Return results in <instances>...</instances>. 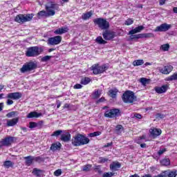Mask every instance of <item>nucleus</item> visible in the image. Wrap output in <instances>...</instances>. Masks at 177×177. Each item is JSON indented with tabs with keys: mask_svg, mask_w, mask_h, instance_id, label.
<instances>
[{
	"mask_svg": "<svg viewBox=\"0 0 177 177\" xmlns=\"http://www.w3.org/2000/svg\"><path fill=\"white\" fill-rule=\"evenodd\" d=\"M107 161H109V158H101L100 162L104 163V162H107Z\"/></svg>",
	"mask_w": 177,
	"mask_h": 177,
	"instance_id": "obj_58",
	"label": "nucleus"
},
{
	"mask_svg": "<svg viewBox=\"0 0 177 177\" xmlns=\"http://www.w3.org/2000/svg\"><path fill=\"white\" fill-rule=\"evenodd\" d=\"M172 70H174V66H172V65H167L164 66L163 68H159L160 73L165 75L169 74Z\"/></svg>",
	"mask_w": 177,
	"mask_h": 177,
	"instance_id": "obj_11",
	"label": "nucleus"
},
{
	"mask_svg": "<svg viewBox=\"0 0 177 177\" xmlns=\"http://www.w3.org/2000/svg\"><path fill=\"white\" fill-rule=\"evenodd\" d=\"M121 129H122V125L118 124L116 126L115 132H116V133H118V135H120V133H121V132H120V131H121Z\"/></svg>",
	"mask_w": 177,
	"mask_h": 177,
	"instance_id": "obj_44",
	"label": "nucleus"
},
{
	"mask_svg": "<svg viewBox=\"0 0 177 177\" xmlns=\"http://www.w3.org/2000/svg\"><path fill=\"white\" fill-rule=\"evenodd\" d=\"M145 38H154L153 33H144Z\"/></svg>",
	"mask_w": 177,
	"mask_h": 177,
	"instance_id": "obj_47",
	"label": "nucleus"
},
{
	"mask_svg": "<svg viewBox=\"0 0 177 177\" xmlns=\"http://www.w3.org/2000/svg\"><path fill=\"white\" fill-rule=\"evenodd\" d=\"M133 39H139L138 35H134V34L131 35V36H130V40H131V41H133Z\"/></svg>",
	"mask_w": 177,
	"mask_h": 177,
	"instance_id": "obj_54",
	"label": "nucleus"
},
{
	"mask_svg": "<svg viewBox=\"0 0 177 177\" xmlns=\"http://www.w3.org/2000/svg\"><path fill=\"white\" fill-rule=\"evenodd\" d=\"M132 118H137L138 120H142V115L140 113H135Z\"/></svg>",
	"mask_w": 177,
	"mask_h": 177,
	"instance_id": "obj_50",
	"label": "nucleus"
},
{
	"mask_svg": "<svg viewBox=\"0 0 177 177\" xmlns=\"http://www.w3.org/2000/svg\"><path fill=\"white\" fill-rule=\"evenodd\" d=\"M140 81L141 82V84H142L143 85H146V84H147V79L145 78V77H142L140 79Z\"/></svg>",
	"mask_w": 177,
	"mask_h": 177,
	"instance_id": "obj_53",
	"label": "nucleus"
},
{
	"mask_svg": "<svg viewBox=\"0 0 177 177\" xmlns=\"http://www.w3.org/2000/svg\"><path fill=\"white\" fill-rule=\"evenodd\" d=\"M7 97L13 100H19V99L21 98V93H10L8 94Z\"/></svg>",
	"mask_w": 177,
	"mask_h": 177,
	"instance_id": "obj_12",
	"label": "nucleus"
},
{
	"mask_svg": "<svg viewBox=\"0 0 177 177\" xmlns=\"http://www.w3.org/2000/svg\"><path fill=\"white\" fill-rule=\"evenodd\" d=\"M50 6H46L45 10L39 11L37 15V19H43L44 17H48V16H55L56 11L59 10V4L53 2H49Z\"/></svg>",
	"mask_w": 177,
	"mask_h": 177,
	"instance_id": "obj_1",
	"label": "nucleus"
},
{
	"mask_svg": "<svg viewBox=\"0 0 177 177\" xmlns=\"http://www.w3.org/2000/svg\"><path fill=\"white\" fill-rule=\"evenodd\" d=\"M19 122V118H13L7 121V127H15Z\"/></svg>",
	"mask_w": 177,
	"mask_h": 177,
	"instance_id": "obj_22",
	"label": "nucleus"
},
{
	"mask_svg": "<svg viewBox=\"0 0 177 177\" xmlns=\"http://www.w3.org/2000/svg\"><path fill=\"white\" fill-rule=\"evenodd\" d=\"M100 135H102L100 131H95L88 134L90 138H95V136H99Z\"/></svg>",
	"mask_w": 177,
	"mask_h": 177,
	"instance_id": "obj_39",
	"label": "nucleus"
},
{
	"mask_svg": "<svg viewBox=\"0 0 177 177\" xmlns=\"http://www.w3.org/2000/svg\"><path fill=\"white\" fill-rule=\"evenodd\" d=\"M121 168V163L118 162H113L112 164L110 165L111 171H118Z\"/></svg>",
	"mask_w": 177,
	"mask_h": 177,
	"instance_id": "obj_17",
	"label": "nucleus"
},
{
	"mask_svg": "<svg viewBox=\"0 0 177 177\" xmlns=\"http://www.w3.org/2000/svg\"><path fill=\"white\" fill-rule=\"evenodd\" d=\"M122 99L124 103H133L136 100V96H135L133 91H127L123 93Z\"/></svg>",
	"mask_w": 177,
	"mask_h": 177,
	"instance_id": "obj_5",
	"label": "nucleus"
},
{
	"mask_svg": "<svg viewBox=\"0 0 177 177\" xmlns=\"http://www.w3.org/2000/svg\"><path fill=\"white\" fill-rule=\"evenodd\" d=\"M42 52L44 50L38 46L29 47L26 50V56L27 57H36V56H39Z\"/></svg>",
	"mask_w": 177,
	"mask_h": 177,
	"instance_id": "obj_3",
	"label": "nucleus"
},
{
	"mask_svg": "<svg viewBox=\"0 0 177 177\" xmlns=\"http://www.w3.org/2000/svg\"><path fill=\"white\" fill-rule=\"evenodd\" d=\"M109 93L111 97L114 98L117 95V91L111 89L109 91Z\"/></svg>",
	"mask_w": 177,
	"mask_h": 177,
	"instance_id": "obj_37",
	"label": "nucleus"
},
{
	"mask_svg": "<svg viewBox=\"0 0 177 177\" xmlns=\"http://www.w3.org/2000/svg\"><path fill=\"white\" fill-rule=\"evenodd\" d=\"M149 132L153 138H157V136H160L162 133L160 129H150Z\"/></svg>",
	"mask_w": 177,
	"mask_h": 177,
	"instance_id": "obj_16",
	"label": "nucleus"
},
{
	"mask_svg": "<svg viewBox=\"0 0 177 177\" xmlns=\"http://www.w3.org/2000/svg\"><path fill=\"white\" fill-rule=\"evenodd\" d=\"M165 2H167V0H160L159 5H160V6H162V5L165 4Z\"/></svg>",
	"mask_w": 177,
	"mask_h": 177,
	"instance_id": "obj_59",
	"label": "nucleus"
},
{
	"mask_svg": "<svg viewBox=\"0 0 177 177\" xmlns=\"http://www.w3.org/2000/svg\"><path fill=\"white\" fill-rule=\"evenodd\" d=\"M93 23H107V21L103 18H97L93 20Z\"/></svg>",
	"mask_w": 177,
	"mask_h": 177,
	"instance_id": "obj_38",
	"label": "nucleus"
},
{
	"mask_svg": "<svg viewBox=\"0 0 177 177\" xmlns=\"http://www.w3.org/2000/svg\"><path fill=\"white\" fill-rule=\"evenodd\" d=\"M102 37L106 41H111L115 37V32L111 30H105L102 33Z\"/></svg>",
	"mask_w": 177,
	"mask_h": 177,
	"instance_id": "obj_9",
	"label": "nucleus"
},
{
	"mask_svg": "<svg viewBox=\"0 0 177 177\" xmlns=\"http://www.w3.org/2000/svg\"><path fill=\"white\" fill-rule=\"evenodd\" d=\"M62 42V36H55L53 37H50L48 39V45H59Z\"/></svg>",
	"mask_w": 177,
	"mask_h": 177,
	"instance_id": "obj_8",
	"label": "nucleus"
},
{
	"mask_svg": "<svg viewBox=\"0 0 177 177\" xmlns=\"http://www.w3.org/2000/svg\"><path fill=\"white\" fill-rule=\"evenodd\" d=\"M91 168H92V165H84L83 167V171H84L85 172H88L89 171H91Z\"/></svg>",
	"mask_w": 177,
	"mask_h": 177,
	"instance_id": "obj_41",
	"label": "nucleus"
},
{
	"mask_svg": "<svg viewBox=\"0 0 177 177\" xmlns=\"http://www.w3.org/2000/svg\"><path fill=\"white\" fill-rule=\"evenodd\" d=\"M13 142V137H7L1 140V143L3 146H10Z\"/></svg>",
	"mask_w": 177,
	"mask_h": 177,
	"instance_id": "obj_18",
	"label": "nucleus"
},
{
	"mask_svg": "<svg viewBox=\"0 0 177 177\" xmlns=\"http://www.w3.org/2000/svg\"><path fill=\"white\" fill-rule=\"evenodd\" d=\"M91 70L93 71V74L97 75L99 73V67L98 65H93L91 66Z\"/></svg>",
	"mask_w": 177,
	"mask_h": 177,
	"instance_id": "obj_32",
	"label": "nucleus"
},
{
	"mask_svg": "<svg viewBox=\"0 0 177 177\" xmlns=\"http://www.w3.org/2000/svg\"><path fill=\"white\" fill-rule=\"evenodd\" d=\"M167 151V149H160L158 151V156H161L162 154H164Z\"/></svg>",
	"mask_w": 177,
	"mask_h": 177,
	"instance_id": "obj_55",
	"label": "nucleus"
},
{
	"mask_svg": "<svg viewBox=\"0 0 177 177\" xmlns=\"http://www.w3.org/2000/svg\"><path fill=\"white\" fill-rule=\"evenodd\" d=\"M66 32H68V28L67 26L59 28L54 31V34L56 35H62V34H66Z\"/></svg>",
	"mask_w": 177,
	"mask_h": 177,
	"instance_id": "obj_13",
	"label": "nucleus"
},
{
	"mask_svg": "<svg viewBox=\"0 0 177 177\" xmlns=\"http://www.w3.org/2000/svg\"><path fill=\"white\" fill-rule=\"evenodd\" d=\"M91 140L82 134H77L72 140V145L75 147L78 146H84V145H88Z\"/></svg>",
	"mask_w": 177,
	"mask_h": 177,
	"instance_id": "obj_2",
	"label": "nucleus"
},
{
	"mask_svg": "<svg viewBox=\"0 0 177 177\" xmlns=\"http://www.w3.org/2000/svg\"><path fill=\"white\" fill-rule=\"evenodd\" d=\"M96 42L97 44H100V45H104V44H107V41L103 39L102 37H97L95 39Z\"/></svg>",
	"mask_w": 177,
	"mask_h": 177,
	"instance_id": "obj_28",
	"label": "nucleus"
},
{
	"mask_svg": "<svg viewBox=\"0 0 177 177\" xmlns=\"http://www.w3.org/2000/svg\"><path fill=\"white\" fill-rule=\"evenodd\" d=\"M7 104H8V106H10L11 104H13V100H7Z\"/></svg>",
	"mask_w": 177,
	"mask_h": 177,
	"instance_id": "obj_62",
	"label": "nucleus"
},
{
	"mask_svg": "<svg viewBox=\"0 0 177 177\" xmlns=\"http://www.w3.org/2000/svg\"><path fill=\"white\" fill-rule=\"evenodd\" d=\"M121 116V110L119 109H112L109 111H106L104 113V117L106 118H117V117Z\"/></svg>",
	"mask_w": 177,
	"mask_h": 177,
	"instance_id": "obj_6",
	"label": "nucleus"
},
{
	"mask_svg": "<svg viewBox=\"0 0 177 177\" xmlns=\"http://www.w3.org/2000/svg\"><path fill=\"white\" fill-rule=\"evenodd\" d=\"M41 115H42V113H38L35 111H33L28 114L27 118H38L39 117H41Z\"/></svg>",
	"mask_w": 177,
	"mask_h": 177,
	"instance_id": "obj_23",
	"label": "nucleus"
},
{
	"mask_svg": "<svg viewBox=\"0 0 177 177\" xmlns=\"http://www.w3.org/2000/svg\"><path fill=\"white\" fill-rule=\"evenodd\" d=\"M126 23H133V19H128Z\"/></svg>",
	"mask_w": 177,
	"mask_h": 177,
	"instance_id": "obj_64",
	"label": "nucleus"
},
{
	"mask_svg": "<svg viewBox=\"0 0 177 177\" xmlns=\"http://www.w3.org/2000/svg\"><path fill=\"white\" fill-rule=\"evenodd\" d=\"M161 165H164L165 167H167L171 164V162L169 161V159H162L160 161Z\"/></svg>",
	"mask_w": 177,
	"mask_h": 177,
	"instance_id": "obj_34",
	"label": "nucleus"
},
{
	"mask_svg": "<svg viewBox=\"0 0 177 177\" xmlns=\"http://www.w3.org/2000/svg\"><path fill=\"white\" fill-rule=\"evenodd\" d=\"M62 149V144L59 142L53 143L50 147L51 151H56L57 150H60Z\"/></svg>",
	"mask_w": 177,
	"mask_h": 177,
	"instance_id": "obj_19",
	"label": "nucleus"
},
{
	"mask_svg": "<svg viewBox=\"0 0 177 177\" xmlns=\"http://www.w3.org/2000/svg\"><path fill=\"white\" fill-rule=\"evenodd\" d=\"M145 30V26H139L134 29H132L129 32V35H133V34H138V32H140Z\"/></svg>",
	"mask_w": 177,
	"mask_h": 177,
	"instance_id": "obj_15",
	"label": "nucleus"
},
{
	"mask_svg": "<svg viewBox=\"0 0 177 177\" xmlns=\"http://www.w3.org/2000/svg\"><path fill=\"white\" fill-rule=\"evenodd\" d=\"M165 115L161 114V113H157L156 114V118H165Z\"/></svg>",
	"mask_w": 177,
	"mask_h": 177,
	"instance_id": "obj_56",
	"label": "nucleus"
},
{
	"mask_svg": "<svg viewBox=\"0 0 177 177\" xmlns=\"http://www.w3.org/2000/svg\"><path fill=\"white\" fill-rule=\"evenodd\" d=\"M98 27L101 28V30H107L109 27H110V24L109 23H97Z\"/></svg>",
	"mask_w": 177,
	"mask_h": 177,
	"instance_id": "obj_25",
	"label": "nucleus"
},
{
	"mask_svg": "<svg viewBox=\"0 0 177 177\" xmlns=\"http://www.w3.org/2000/svg\"><path fill=\"white\" fill-rule=\"evenodd\" d=\"M169 44H162L160 46V50H163V52H168L169 50Z\"/></svg>",
	"mask_w": 177,
	"mask_h": 177,
	"instance_id": "obj_27",
	"label": "nucleus"
},
{
	"mask_svg": "<svg viewBox=\"0 0 177 177\" xmlns=\"http://www.w3.org/2000/svg\"><path fill=\"white\" fill-rule=\"evenodd\" d=\"M90 82H91V79L86 77L82 79L81 80V84H82V85H88V84H89Z\"/></svg>",
	"mask_w": 177,
	"mask_h": 177,
	"instance_id": "obj_33",
	"label": "nucleus"
},
{
	"mask_svg": "<svg viewBox=\"0 0 177 177\" xmlns=\"http://www.w3.org/2000/svg\"><path fill=\"white\" fill-rule=\"evenodd\" d=\"M71 140V134L68 132H66L65 133L61 135V140L62 142H70Z\"/></svg>",
	"mask_w": 177,
	"mask_h": 177,
	"instance_id": "obj_20",
	"label": "nucleus"
},
{
	"mask_svg": "<svg viewBox=\"0 0 177 177\" xmlns=\"http://www.w3.org/2000/svg\"><path fill=\"white\" fill-rule=\"evenodd\" d=\"M56 103H57V109H59L60 106H62V102H60L59 100H57Z\"/></svg>",
	"mask_w": 177,
	"mask_h": 177,
	"instance_id": "obj_61",
	"label": "nucleus"
},
{
	"mask_svg": "<svg viewBox=\"0 0 177 177\" xmlns=\"http://www.w3.org/2000/svg\"><path fill=\"white\" fill-rule=\"evenodd\" d=\"M138 39L145 38V33L138 34Z\"/></svg>",
	"mask_w": 177,
	"mask_h": 177,
	"instance_id": "obj_60",
	"label": "nucleus"
},
{
	"mask_svg": "<svg viewBox=\"0 0 177 177\" xmlns=\"http://www.w3.org/2000/svg\"><path fill=\"white\" fill-rule=\"evenodd\" d=\"M33 174L36 175V176H39L41 175V170L35 168L33 169Z\"/></svg>",
	"mask_w": 177,
	"mask_h": 177,
	"instance_id": "obj_46",
	"label": "nucleus"
},
{
	"mask_svg": "<svg viewBox=\"0 0 177 177\" xmlns=\"http://www.w3.org/2000/svg\"><path fill=\"white\" fill-rule=\"evenodd\" d=\"M106 70H107V66H106V65H102L101 66H98V72L100 74H102V73H104Z\"/></svg>",
	"mask_w": 177,
	"mask_h": 177,
	"instance_id": "obj_36",
	"label": "nucleus"
},
{
	"mask_svg": "<svg viewBox=\"0 0 177 177\" xmlns=\"http://www.w3.org/2000/svg\"><path fill=\"white\" fill-rule=\"evenodd\" d=\"M114 176V173L113 172H105L102 174V177H113Z\"/></svg>",
	"mask_w": 177,
	"mask_h": 177,
	"instance_id": "obj_42",
	"label": "nucleus"
},
{
	"mask_svg": "<svg viewBox=\"0 0 177 177\" xmlns=\"http://www.w3.org/2000/svg\"><path fill=\"white\" fill-rule=\"evenodd\" d=\"M3 166L5 167V168H12L13 167V162L10 160H6L3 162Z\"/></svg>",
	"mask_w": 177,
	"mask_h": 177,
	"instance_id": "obj_30",
	"label": "nucleus"
},
{
	"mask_svg": "<svg viewBox=\"0 0 177 177\" xmlns=\"http://www.w3.org/2000/svg\"><path fill=\"white\" fill-rule=\"evenodd\" d=\"M167 81H177V72L168 77Z\"/></svg>",
	"mask_w": 177,
	"mask_h": 177,
	"instance_id": "obj_29",
	"label": "nucleus"
},
{
	"mask_svg": "<svg viewBox=\"0 0 177 177\" xmlns=\"http://www.w3.org/2000/svg\"><path fill=\"white\" fill-rule=\"evenodd\" d=\"M34 17V14H19L15 17L16 23H27L31 21Z\"/></svg>",
	"mask_w": 177,
	"mask_h": 177,
	"instance_id": "obj_4",
	"label": "nucleus"
},
{
	"mask_svg": "<svg viewBox=\"0 0 177 177\" xmlns=\"http://www.w3.org/2000/svg\"><path fill=\"white\" fill-rule=\"evenodd\" d=\"M94 169L95 172H97V174H99V175H102V174H103V171H102V169H100V166H97Z\"/></svg>",
	"mask_w": 177,
	"mask_h": 177,
	"instance_id": "obj_51",
	"label": "nucleus"
},
{
	"mask_svg": "<svg viewBox=\"0 0 177 177\" xmlns=\"http://www.w3.org/2000/svg\"><path fill=\"white\" fill-rule=\"evenodd\" d=\"M26 160V165H27L28 167H30V165H31V164H32V161H33V158L32 156H28L24 158Z\"/></svg>",
	"mask_w": 177,
	"mask_h": 177,
	"instance_id": "obj_24",
	"label": "nucleus"
},
{
	"mask_svg": "<svg viewBox=\"0 0 177 177\" xmlns=\"http://www.w3.org/2000/svg\"><path fill=\"white\" fill-rule=\"evenodd\" d=\"M37 123L34 122H29V128H30V129H32L33 128H37Z\"/></svg>",
	"mask_w": 177,
	"mask_h": 177,
	"instance_id": "obj_49",
	"label": "nucleus"
},
{
	"mask_svg": "<svg viewBox=\"0 0 177 177\" xmlns=\"http://www.w3.org/2000/svg\"><path fill=\"white\" fill-rule=\"evenodd\" d=\"M16 114H17V111H11L10 113H8L7 115H6V117L8 118H12V117H15V115H16Z\"/></svg>",
	"mask_w": 177,
	"mask_h": 177,
	"instance_id": "obj_43",
	"label": "nucleus"
},
{
	"mask_svg": "<svg viewBox=\"0 0 177 177\" xmlns=\"http://www.w3.org/2000/svg\"><path fill=\"white\" fill-rule=\"evenodd\" d=\"M155 91L156 93H165L168 91V84L163 85L162 86H156Z\"/></svg>",
	"mask_w": 177,
	"mask_h": 177,
	"instance_id": "obj_14",
	"label": "nucleus"
},
{
	"mask_svg": "<svg viewBox=\"0 0 177 177\" xmlns=\"http://www.w3.org/2000/svg\"><path fill=\"white\" fill-rule=\"evenodd\" d=\"M37 68V64L34 62H29L25 64L22 68H21V73H28V71H32Z\"/></svg>",
	"mask_w": 177,
	"mask_h": 177,
	"instance_id": "obj_7",
	"label": "nucleus"
},
{
	"mask_svg": "<svg viewBox=\"0 0 177 177\" xmlns=\"http://www.w3.org/2000/svg\"><path fill=\"white\" fill-rule=\"evenodd\" d=\"M169 28H171V25L167 24H162L160 26L156 27L155 31H159L160 32H162L165 31H168Z\"/></svg>",
	"mask_w": 177,
	"mask_h": 177,
	"instance_id": "obj_10",
	"label": "nucleus"
},
{
	"mask_svg": "<svg viewBox=\"0 0 177 177\" xmlns=\"http://www.w3.org/2000/svg\"><path fill=\"white\" fill-rule=\"evenodd\" d=\"M100 95H102V93L99 91V90L95 91L92 94L93 99H99L100 97Z\"/></svg>",
	"mask_w": 177,
	"mask_h": 177,
	"instance_id": "obj_31",
	"label": "nucleus"
},
{
	"mask_svg": "<svg viewBox=\"0 0 177 177\" xmlns=\"http://www.w3.org/2000/svg\"><path fill=\"white\" fill-rule=\"evenodd\" d=\"M63 133V131L57 130L55 131L53 134L52 136H59L60 134Z\"/></svg>",
	"mask_w": 177,
	"mask_h": 177,
	"instance_id": "obj_48",
	"label": "nucleus"
},
{
	"mask_svg": "<svg viewBox=\"0 0 177 177\" xmlns=\"http://www.w3.org/2000/svg\"><path fill=\"white\" fill-rule=\"evenodd\" d=\"M177 170L169 171V177H176Z\"/></svg>",
	"mask_w": 177,
	"mask_h": 177,
	"instance_id": "obj_40",
	"label": "nucleus"
},
{
	"mask_svg": "<svg viewBox=\"0 0 177 177\" xmlns=\"http://www.w3.org/2000/svg\"><path fill=\"white\" fill-rule=\"evenodd\" d=\"M169 170L164 171L160 174L156 176V177H169Z\"/></svg>",
	"mask_w": 177,
	"mask_h": 177,
	"instance_id": "obj_35",
	"label": "nucleus"
},
{
	"mask_svg": "<svg viewBox=\"0 0 177 177\" xmlns=\"http://www.w3.org/2000/svg\"><path fill=\"white\" fill-rule=\"evenodd\" d=\"M74 89H81V88H82V85L80 84H77L74 86Z\"/></svg>",
	"mask_w": 177,
	"mask_h": 177,
	"instance_id": "obj_57",
	"label": "nucleus"
},
{
	"mask_svg": "<svg viewBox=\"0 0 177 177\" xmlns=\"http://www.w3.org/2000/svg\"><path fill=\"white\" fill-rule=\"evenodd\" d=\"M54 175L55 176H60V175H62V169H58L57 170H56L54 172Z\"/></svg>",
	"mask_w": 177,
	"mask_h": 177,
	"instance_id": "obj_52",
	"label": "nucleus"
},
{
	"mask_svg": "<svg viewBox=\"0 0 177 177\" xmlns=\"http://www.w3.org/2000/svg\"><path fill=\"white\" fill-rule=\"evenodd\" d=\"M52 59V56L50 55H46L41 58V62H48Z\"/></svg>",
	"mask_w": 177,
	"mask_h": 177,
	"instance_id": "obj_45",
	"label": "nucleus"
},
{
	"mask_svg": "<svg viewBox=\"0 0 177 177\" xmlns=\"http://www.w3.org/2000/svg\"><path fill=\"white\" fill-rule=\"evenodd\" d=\"M104 97H101V98H100L97 101V103H102V102H104Z\"/></svg>",
	"mask_w": 177,
	"mask_h": 177,
	"instance_id": "obj_63",
	"label": "nucleus"
},
{
	"mask_svg": "<svg viewBox=\"0 0 177 177\" xmlns=\"http://www.w3.org/2000/svg\"><path fill=\"white\" fill-rule=\"evenodd\" d=\"M145 62L143 61V59H138V60H135L133 62V66H134V67H136L138 66H142V64H144Z\"/></svg>",
	"mask_w": 177,
	"mask_h": 177,
	"instance_id": "obj_26",
	"label": "nucleus"
},
{
	"mask_svg": "<svg viewBox=\"0 0 177 177\" xmlns=\"http://www.w3.org/2000/svg\"><path fill=\"white\" fill-rule=\"evenodd\" d=\"M93 15V10H90L86 13H83L82 15V20H89Z\"/></svg>",
	"mask_w": 177,
	"mask_h": 177,
	"instance_id": "obj_21",
	"label": "nucleus"
}]
</instances>
